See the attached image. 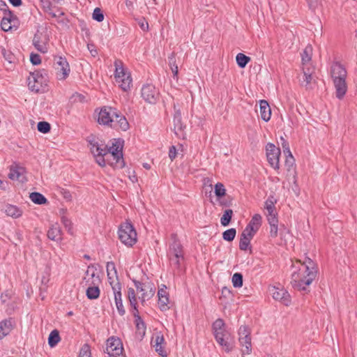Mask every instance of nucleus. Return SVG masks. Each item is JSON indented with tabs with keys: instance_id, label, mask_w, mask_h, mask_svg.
Here are the masks:
<instances>
[{
	"instance_id": "obj_62",
	"label": "nucleus",
	"mask_w": 357,
	"mask_h": 357,
	"mask_svg": "<svg viewBox=\"0 0 357 357\" xmlns=\"http://www.w3.org/2000/svg\"><path fill=\"white\" fill-rule=\"evenodd\" d=\"M314 72V68L310 67L309 64L303 65V75H313Z\"/></svg>"
},
{
	"instance_id": "obj_52",
	"label": "nucleus",
	"mask_w": 357,
	"mask_h": 357,
	"mask_svg": "<svg viewBox=\"0 0 357 357\" xmlns=\"http://www.w3.org/2000/svg\"><path fill=\"white\" fill-rule=\"evenodd\" d=\"M271 230H270V234L271 237H276L278 236V221L274 222V220H272V222L269 223Z\"/></svg>"
},
{
	"instance_id": "obj_22",
	"label": "nucleus",
	"mask_w": 357,
	"mask_h": 357,
	"mask_svg": "<svg viewBox=\"0 0 357 357\" xmlns=\"http://www.w3.org/2000/svg\"><path fill=\"white\" fill-rule=\"evenodd\" d=\"M333 81L335 89V96L337 98L342 100L347 91L346 79H339Z\"/></svg>"
},
{
	"instance_id": "obj_4",
	"label": "nucleus",
	"mask_w": 357,
	"mask_h": 357,
	"mask_svg": "<svg viewBox=\"0 0 357 357\" xmlns=\"http://www.w3.org/2000/svg\"><path fill=\"white\" fill-rule=\"evenodd\" d=\"M119 238L123 244L131 247L137 242V232L130 223L125 222L119 227Z\"/></svg>"
},
{
	"instance_id": "obj_58",
	"label": "nucleus",
	"mask_w": 357,
	"mask_h": 357,
	"mask_svg": "<svg viewBox=\"0 0 357 357\" xmlns=\"http://www.w3.org/2000/svg\"><path fill=\"white\" fill-rule=\"evenodd\" d=\"M1 26L2 30H3L4 31H8L11 30L13 27H14L13 24H10V22L4 20L3 17H2V20L1 22Z\"/></svg>"
},
{
	"instance_id": "obj_39",
	"label": "nucleus",
	"mask_w": 357,
	"mask_h": 357,
	"mask_svg": "<svg viewBox=\"0 0 357 357\" xmlns=\"http://www.w3.org/2000/svg\"><path fill=\"white\" fill-rule=\"evenodd\" d=\"M66 210L63 208H61L60 210V214L62 215L61 216V222L63 224L65 228L68 231V232L70 234H73V226L72 222L70 220H68L63 214L65 213Z\"/></svg>"
},
{
	"instance_id": "obj_26",
	"label": "nucleus",
	"mask_w": 357,
	"mask_h": 357,
	"mask_svg": "<svg viewBox=\"0 0 357 357\" xmlns=\"http://www.w3.org/2000/svg\"><path fill=\"white\" fill-rule=\"evenodd\" d=\"M153 347H155V351L158 352L160 356L166 357L167 354L163 347V344H165L163 335L160 334L156 335L153 340Z\"/></svg>"
},
{
	"instance_id": "obj_29",
	"label": "nucleus",
	"mask_w": 357,
	"mask_h": 357,
	"mask_svg": "<svg viewBox=\"0 0 357 357\" xmlns=\"http://www.w3.org/2000/svg\"><path fill=\"white\" fill-rule=\"evenodd\" d=\"M86 275L88 278H84L86 280V283L89 285H98L100 282L99 276L96 274V270L93 269V267L89 266L88 269L86 271Z\"/></svg>"
},
{
	"instance_id": "obj_46",
	"label": "nucleus",
	"mask_w": 357,
	"mask_h": 357,
	"mask_svg": "<svg viewBox=\"0 0 357 357\" xmlns=\"http://www.w3.org/2000/svg\"><path fill=\"white\" fill-rule=\"evenodd\" d=\"M169 296L158 297V306L162 311H165L169 309Z\"/></svg>"
},
{
	"instance_id": "obj_13",
	"label": "nucleus",
	"mask_w": 357,
	"mask_h": 357,
	"mask_svg": "<svg viewBox=\"0 0 357 357\" xmlns=\"http://www.w3.org/2000/svg\"><path fill=\"white\" fill-rule=\"evenodd\" d=\"M270 291L272 294L273 298L281 302L286 306H288L291 303V297L287 291L283 288H279L272 287L270 288Z\"/></svg>"
},
{
	"instance_id": "obj_30",
	"label": "nucleus",
	"mask_w": 357,
	"mask_h": 357,
	"mask_svg": "<svg viewBox=\"0 0 357 357\" xmlns=\"http://www.w3.org/2000/svg\"><path fill=\"white\" fill-rule=\"evenodd\" d=\"M265 208L267 211L266 217L268 223L272 222V220H274V222H278V212L276 211L274 202H270V204H267L265 206Z\"/></svg>"
},
{
	"instance_id": "obj_25",
	"label": "nucleus",
	"mask_w": 357,
	"mask_h": 357,
	"mask_svg": "<svg viewBox=\"0 0 357 357\" xmlns=\"http://www.w3.org/2000/svg\"><path fill=\"white\" fill-rule=\"evenodd\" d=\"M261 225V216L259 214H255L252 216L251 220L244 229H248L252 234H255Z\"/></svg>"
},
{
	"instance_id": "obj_10",
	"label": "nucleus",
	"mask_w": 357,
	"mask_h": 357,
	"mask_svg": "<svg viewBox=\"0 0 357 357\" xmlns=\"http://www.w3.org/2000/svg\"><path fill=\"white\" fill-rule=\"evenodd\" d=\"M54 68L59 79H65L69 75L70 68L67 59L61 56L54 57Z\"/></svg>"
},
{
	"instance_id": "obj_3",
	"label": "nucleus",
	"mask_w": 357,
	"mask_h": 357,
	"mask_svg": "<svg viewBox=\"0 0 357 357\" xmlns=\"http://www.w3.org/2000/svg\"><path fill=\"white\" fill-rule=\"evenodd\" d=\"M115 81L119 84V87L123 91H128L130 89L132 86V77L130 74L125 70L121 61L117 59L114 61Z\"/></svg>"
},
{
	"instance_id": "obj_33",
	"label": "nucleus",
	"mask_w": 357,
	"mask_h": 357,
	"mask_svg": "<svg viewBox=\"0 0 357 357\" xmlns=\"http://www.w3.org/2000/svg\"><path fill=\"white\" fill-rule=\"evenodd\" d=\"M4 20L13 24L14 27L17 28L19 24V20L16 15H15L10 10H4L3 17Z\"/></svg>"
},
{
	"instance_id": "obj_36",
	"label": "nucleus",
	"mask_w": 357,
	"mask_h": 357,
	"mask_svg": "<svg viewBox=\"0 0 357 357\" xmlns=\"http://www.w3.org/2000/svg\"><path fill=\"white\" fill-rule=\"evenodd\" d=\"M60 340L61 338L59 336V331L57 330H54L50 333L49 335L48 344L50 347H54L59 343Z\"/></svg>"
},
{
	"instance_id": "obj_63",
	"label": "nucleus",
	"mask_w": 357,
	"mask_h": 357,
	"mask_svg": "<svg viewBox=\"0 0 357 357\" xmlns=\"http://www.w3.org/2000/svg\"><path fill=\"white\" fill-rule=\"evenodd\" d=\"M176 149L174 146H172L169 151V157L172 161H173L176 157Z\"/></svg>"
},
{
	"instance_id": "obj_14",
	"label": "nucleus",
	"mask_w": 357,
	"mask_h": 357,
	"mask_svg": "<svg viewBox=\"0 0 357 357\" xmlns=\"http://www.w3.org/2000/svg\"><path fill=\"white\" fill-rule=\"evenodd\" d=\"M110 284L112 286L114 295V301L116 303V306L117 310L120 315L123 316L126 313V310L124 306L123 305L122 301V296H121V285L119 282H116L115 284H113V282H110Z\"/></svg>"
},
{
	"instance_id": "obj_57",
	"label": "nucleus",
	"mask_w": 357,
	"mask_h": 357,
	"mask_svg": "<svg viewBox=\"0 0 357 357\" xmlns=\"http://www.w3.org/2000/svg\"><path fill=\"white\" fill-rule=\"evenodd\" d=\"M280 140H281V145H282L284 153L285 155L291 153L290 149H289V142L286 139H284L283 137H281Z\"/></svg>"
},
{
	"instance_id": "obj_37",
	"label": "nucleus",
	"mask_w": 357,
	"mask_h": 357,
	"mask_svg": "<svg viewBox=\"0 0 357 357\" xmlns=\"http://www.w3.org/2000/svg\"><path fill=\"white\" fill-rule=\"evenodd\" d=\"M284 166L287 172L295 173V159L291 153L286 155Z\"/></svg>"
},
{
	"instance_id": "obj_51",
	"label": "nucleus",
	"mask_w": 357,
	"mask_h": 357,
	"mask_svg": "<svg viewBox=\"0 0 357 357\" xmlns=\"http://www.w3.org/2000/svg\"><path fill=\"white\" fill-rule=\"evenodd\" d=\"M92 17L93 20L98 22H102L104 20V15L99 8H96L93 10Z\"/></svg>"
},
{
	"instance_id": "obj_55",
	"label": "nucleus",
	"mask_w": 357,
	"mask_h": 357,
	"mask_svg": "<svg viewBox=\"0 0 357 357\" xmlns=\"http://www.w3.org/2000/svg\"><path fill=\"white\" fill-rule=\"evenodd\" d=\"M238 335H239V337H241L243 336H246V337L250 336V331L249 328L245 325L241 326L238 329Z\"/></svg>"
},
{
	"instance_id": "obj_38",
	"label": "nucleus",
	"mask_w": 357,
	"mask_h": 357,
	"mask_svg": "<svg viewBox=\"0 0 357 357\" xmlns=\"http://www.w3.org/2000/svg\"><path fill=\"white\" fill-rule=\"evenodd\" d=\"M168 62L169 67L172 70V72L173 73L174 77H177L178 75V66L176 63V57L174 53H172L170 56L168 57Z\"/></svg>"
},
{
	"instance_id": "obj_48",
	"label": "nucleus",
	"mask_w": 357,
	"mask_h": 357,
	"mask_svg": "<svg viewBox=\"0 0 357 357\" xmlns=\"http://www.w3.org/2000/svg\"><path fill=\"white\" fill-rule=\"evenodd\" d=\"M38 130L42 133H47L50 130V124L46 121H40L37 125Z\"/></svg>"
},
{
	"instance_id": "obj_47",
	"label": "nucleus",
	"mask_w": 357,
	"mask_h": 357,
	"mask_svg": "<svg viewBox=\"0 0 357 357\" xmlns=\"http://www.w3.org/2000/svg\"><path fill=\"white\" fill-rule=\"evenodd\" d=\"M106 268H107L108 280H109V282H113V284H115L116 282H114V280L111 281V280H112L111 271H114V274L115 276H116V275H117V271L116 270V267H115L114 263L112 262V261L107 262Z\"/></svg>"
},
{
	"instance_id": "obj_44",
	"label": "nucleus",
	"mask_w": 357,
	"mask_h": 357,
	"mask_svg": "<svg viewBox=\"0 0 357 357\" xmlns=\"http://www.w3.org/2000/svg\"><path fill=\"white\" fill-rule=\"evenodd\" d=\"M236 234V230L234 228L229 229L222 233V238L225 241H232Z\"/></svg>"
},
{
	"instance_id": "obj_35",
	"label": "nucleus",
	"mask_w": 357,
	"mask_h": 357,
	"mask_svg": "<svg viewBox=\"0 0 357 357\" xmlns=\"http://www.w3.org/2000/svg\"><path fill=\"white\" fill-rule=\"evenodd\" d=\"M312 47L311 45H307L301 54L302 65L309 64L312 59Z\"/></svg>"
},
{
	"instance_id": "obj_15",
	"label": "nucleus",
	"mask_w": 357,
	"mask_h": 357,
	"mask_svg": "<svg viewBox=\"0 0 357 357\" xmlns=\"http://www.w3.org/2000/svg\"><path fill=\"white\" fill-rule=\"evenodd\" d=\"M115 112L116 109L112 107H102L98 114V122L100 124L109 126L111 127L112 119L115 114Z\"/></svg>"
},
{
	"instance_id": "obj_42",
	"label": "nucleus",
	"mask_w": 357,
	"mask_h": 357,
	"mask_svg": "<svg viewBox=\"0 0 357 357\" xmlns=\"http://www.w3.org/2000/svg\"><path fill=\"white\" fill-rule=\"evenodd\" d=\"M135 323L136 325V328L137 333L141 335L144 336L146 333V325L142 317H139L138 319L135 320Z\"/></svg>"
},
{
	"instance_id": "obj_27",
	"label": "nucleus",
	"mask_w": 357,
	"mask_h": 357,
	"mask_svg": "<svg viewBox=\"0 0 357 357\" xmlns=\"http://www.w3.org/2000/svg\"><path fill=\"white\" fill-rule=\"evenodd\" d=\"M259 112L261 118L266 122L268 121L271 116V107L265 100L259 101Z\"/></svg>"
},
{
	"instance_id": "obj_20",
	"label": "nucleus",
	"mask_w": 357,
	"mask_h": 357,
	"mask_svg": "<svg viewBox=\"0 0 357 357\" xmlns=\"http://www.w3.org/2000/svg\"><path fill=\"white\" fill-rule=\"evenodd\" d=\"M24 174V168L17 165H15L10 167L8 177L11 180H17L20 182H24V181L26 179Z\"/></svg>"
},
{
	"instance_id": "obj_28",
	"label": "nucleus",
	"mask_w": 357,
	"mask_h": 357,
	"mask_svg": "<svg viewBox=\"0 0 357 357\" xmlns=\"http://www.w3.org/2000/svg\"><path fill=\"white\" fill-rule=\"evenodd\" d=\"M11 318L0 321V340L8 335L13 328Z\"/></svg>"
},
{
	"instance_id": "obj_54",
	"label": "nucleus",
	"mask_w": 357,
	"mask_h": 357,
	"mask_svg": "<svg viewBox=\"0 0 357 357\" xmlns=\"http://www.w3.org/2000/svg\"><path fill=\"white\" fill-rule=\"evenodd\" d=\"M31 201H47V199L39 192H31L29 194Z\"/></svg>"
},
{
	"instance_id": "obj_21",
	"label": "nucleus",
	"mask_w": 357,
	"mask_h": 357,
	"mask_svg": "<svg viewBox=\"0 0 357 357\" xmlns=\"http://www.w3.org/2000/svg\"><path fill=\"white\" fill-rule=\"evenodd\" d=\"M63 232L58 223L52 224L47 231V237L56 242H61L63 240Z\"/></svg>"
},
{
	"instance_id": "obj_49",
	"label": "nucleus",
	"mask_w": 357,
	"mask_h": 357,
	"mask_svg": "<svg viewBox=\"0 0 357 357\" xmlns=\"http://www.w3.org/2000/svg\"><path fill=\"white\" fill-rule=\"evenodd\" d=\"M214 190L215 195L219 198L225 195L226 190L224 185L221 183H218L215 185Z\"/></svg>"
},
{
	"instance_id": "obj_2",
	"label": "nucleus",
	"mask_w": 357,
	"mask_h": 357,
	"mask_svg": "<svg viewBox=\"0 0 357 357\" xmlns=\"http://www.w3.org/2000/svg\"><path fill=\"white\" fill-rule=\"evenodd\" d=\"M172 239L173 242L169 245L168 252L169 261L172 267L179 270L181 267V264L184 261L183 246L178 240L176 234H172Z\"/></svg>"
},
{
	"instance_id": "obj_43",
	"label": "nucleus",
	"mask_w": 357,
	"mask_h": 357,
	"mask_svg": "<svg viewBox=\"0 0 357 357\" xmlns=\"http://www.w3.org/2000/svg\"><path fill=\"white\" fill-rule=\"evenodd\" d=\"M243 275L240 273H236L233 275L231 282L235 288H240L243 286Z\"/></svg>"
},
{
	"instance_id": "obj_60",
	"label": "nucleus",
	"mask_w": 357,
	"mask_h": 357,
	"mask_svg": "<svg viewBox=\"0 0 357 357\" xmlns=\"http://www.w3.org/2000/svg\"><path fill=\"white\" fill-rule=\"evenodd\" d=\"M30 61L33 65H38L41 63L40 56L38 54L31 53L30 55Z\"/></svg>"
},
{
	"instance_id": "obj_12",
	"label": "nucleus",
	"mask_w": 357,
	"mask_h": 357,
	"mask_svg": "<svg viewBox=\"0 0 357 357\" xmlns=\"http://www.w3.org/2000/svg\"><path fill=\"white\" fill-rule=\"evenodd\" d=\"M142 97L146 102L155 104L159 98V92L153 85L146 84L142 89Z\"/></svg>"
},
{
	"instance_id": "obj_56",
	"label": "nucleus",
	"mask_w": 357,
	"mask_h": 357,
	"mask_svg": "<svg viewBox=\"0 0 357 357\" xmlns=\"http://www.w3.org/2000/svg\"><path fill=\"white\" fill-rule=\"evenodd\" d=\"M1 53L5 59L7 60L9 63L13 62L14 55L10 51L6 50V49L3 48Z\"/></svg>"
},
{
	"instance_id": "obj_6",
	"label": "nucleus",
	"mask_w": 357,
	"mask_h": 357,
	"mask_svg": "<svg viewBox=\"0 0 357 357\" xmlns=\"http://www.w3.org/2000/svg\"><path fill=\"white\" fill-rule=\"evenodd\" d=\"M105 155L112 156L116 160V165L120 168L124 167L123 159V142L120 139H114L112 146L105 145Z\"/></svg>"
},
{
	"instance_id": "obj_64",
	"label": "nucleus",
	"mask_w": 357,
	"mask_h": 357,
	"mask_svg": "<svg viewBox=\"0 0 357 357\" xmlns=\"http://www.w3.org/2000/svg\"><path fill=\"white\" fill-rule=\"evenodd\" d=\"M59 191H60V193L62 194L63 199H72L71 194L68 190H65V189H61Z\"/></svg>"
},
{
	"instance_id": "obj_45",
	"label": "nucleus",
	"mask_w": 357,
	"mask_h": 357,
	"mask_svg": "<svg viewBox=\"0 0 357 357\" xmlns=\"http://www.w3.org/2000/svg\"><path fill=\"white\" fill-rule=\"evenodd\" d=\"M313 82H314L313 75H303V79L301 81V85L305 86L306 89H312L311 84Z\"/></svg>"
},
{
	"instance_id": "obj_17",
	"label": "nucleus",
	"mask_w": 357,
	"mask_h": 357,
	"mask_svg": "<svg viewBox=\"0 0 357 357\" xmlns=\"http://www.w3.org/2000/svg\"><path fill=\"white\" fill-rule=\"evenodd\" d=\"M111 128L115 130L126 131L129 128V123L126 117L116 110L112 119Z\"/></svg>"
},
{
	"instance_id": "obj_16",
	"label": "nucleus",
	"mask_w": 357,
	"mask_h": 357,
	"mask_svg": "<svg viewBox=\"0 0 357 357\" xmlns=\"http://www.w3.org/2000/svg\"><path fill=\"white\" fill-rule=\"evenodd\" d=\"M87 141L93 155H105V144L102 141H100L94 136L89 137Z\"/></svg>"
},
{
	"instance_id": "obj_7",
	"label": "nucleus",
	"mask_w": 357,
	"mask_h": 357,
	"mask_svg": "<svg viewBox=\"0 0 357 357\" xmlns=\"http://www.w3.org/2000/svg\"><path fill=\"white\" fill-rule=\"evenodd\" d=\"M133 282L137 291L141 294L139 296V299L142 304L144 305L146 301L151 299L154 296L155 291V285L153 283L149 281L139 282L134 280Z\"/></svg>"
},
{
	"instance_id": "obj_8",
	"label": "nucleus",
	"mask_w": 357,
	"mask_h": 357,
	"mask_svg": "<svg viewBox=\"0 0 357 357\" xmlns=\"http://www.w3.org/2000/svg\"><path fill=\"white\" fill-rule=\"evenodd\" d=\"M213 333L216 341L226 352L233 349L234 342L229 331L226 330L225 326L214 331Z\"/></svg>"
},
{
	"instance_id": "obj_24",
	"label": "nucleus",
	"mask_w": 357,
	"mask_h": 357,
	"mask_svg": "<svg viewBox=\"0 0 357 357\" xmlns=\"http://www.w3.org/2000/svg\"><path fill=\"white\" fill-rule=\"evenodd\" d=\"M347 73L344 66L340 63H335L331 67V76L333 80L335 79H346Z\"/></svg>"
},
{
	"instance_id": "obj_41",
	"label": "nucleus",
	"mask_w": 357,
	"mask_h": 357,
	"mask_svg": "<svg viewBox=\"0 0 357 357\" xmlns=\"http://www.w3.org/2000/svg\"><path fill=\"white\" fill-rule=\"evenodd\" d=\"M238 66L240 68H245L250 61V58L243 53H238L236 57Z\"/></svg>"
},
{
	"instance_id": "obj_9",
	"label": "nucleus",
	"mask_w": 357,
	"mask_h": 357,
	"mask_svg": "<svg viewBox=\"0 0 357 357\" xmlns=\"http://www.w3.org/2000/svg\"><path fill=\"white\" fill-rule=\"evenodd\" d=\"M123 350L120 338L112 336L107 339L105 352L108 354V357H123Z\"/></svg>"
},
{
	"instance_id": "obj_53",
	"label": "nucleus",
	"mask_w": 357,
	"mask_h": 357,
	"mask_svg": "<svg viewBox=\"0 0 357 357\" xmlns=\"http://www.w3.org/2000/svg\"><path fill=\"white\" fill-rule=\"evenodd\" d=\"M78 357H91V349L89 344H84L80 351Z\"/></svg>"
},
{
	"instance_id": "obj_50",
	"label": "nucleus",
	"mask_w": 357,
	"mask_h": 357,
	"mask_svg": "<svg viewBox=\"0 0 357 357\" xmlns=\"http://www.w3.org/2000/svg\"><path fill=\"white\" fill-rule=\"evenodd\" d=\"M128 298L130 302V305H135L137 304V297L135 291L133 288H128Z\"/></svg>"
},
{
	"instance_id": "obj_19",
	"label": "nucleus",
	"mask_w": 357,
	"mask_h": 357,
	"mask_svg": "<svg viewBox=\"0 0 357 357\" xmlns=\"http://www.w3.org/2000/svg\"><path fill=\"white\" fill-rule=\"evenodd\" d=\"M174 130L175 135L178 137H183V130L185 128L181 121V113L179 109H176V106L174 105Z\"/></svg>"
},
{
	"instance_id": "obj_5",
	"label": "nucleus",
	"mask_w": 357,
	"mask_h": 357,
	"mask_svg": "<svg viewBox=\"0 0 357 357\" xmlns=\"http://www.w3.org/2000/svg\"><path fill=\"white\" fill-rule=\"evenodd\" d=\"M28 86L34 92H39L43 86L47 85V74L45 70L31 73L28 77Z\"/></svg>"
},
{
	"instance_id": "obj_59",
	"label": "nucleus",
	"mask_w": 357,
	"mask_h": 357,
	"mask_svg": "<svg viewBox=\"0 0 357 357\" xmlns=\"http://www.w3.org/2000/svg\"><path fill=\"white\" fill-rule=\"evenodd\" d=\"M96 157V162L101 167L105 166L106 160H108L107 155H94Z\"/></svg>"
},
{
	"instance_id": "obj_31",
	"label": "nucleus",
	"mask_w": 357,
	"mask_h": 357,
	"mask_svg": "<svg viewBox=\"0 0 357 357\" xmlns=\"http://www.w3.org/2000/svg\"><path fill=\"white\" fill-rule=\"evenodd\" d=\"M5 213L8 216L17 218L22 214V210L15 205L7 204L4 207Z\"/></svg>"
},
{
	"instance_id": "obj_34",
	"label": "nucleus",
	"mask_w": 357,
	"mask_h": 357,
	"mask_svg": "<svg viewBox=\"0 0 357 357\" xmlns=\"http://www.w3.org/2000/svg\"><path fill=\"white\" fill-rule=\"evenodd\" d=\"M86 296L90 300L96 299L100 296L98 285H89L86 291Z\"/></svg>"
},
{
	"instance_id": "obj_40",
	"label": "nucleus",
	"mask_w": 357,
	"mask_h": 357,
	"mask_svg": "<svg viewBox=\"0 0 357 357\" xmlns=\"http://www.w3.org/2000/svg\"><path fill=\"white\" fill-rule=\"evenodd\" d=\"M233 215V211L231 209H227L225 211L223 215L220 218V223L222 226L226 227L229 225Z\"/></svg>"
},
{
	"instance_id": "obj_18",
	"label": "nucleus",
	"mask_w": 357,
	"mask_h": 357,
	"mask_svg": "<svg viewBox=\"0 0 357 357\" xmlns=\"http://www.w3.org/2000/svg\"><path fill=\"white\" fill-rule=\"evenodd\" d=\"M33 45L35 48L41 53L48 51V38L41 33H36L33 39Z\"/></svg>"
},
{
	"instance_id": "obj_61",
	"label": "nucleus",
	"mask_w": 357,
	"mask_h": 357,
	"mask_svg": "<svg viewBox=\"0 0 357 357\" xmlns=\"http://www.w3.org/2000/svg\"><path fill=\"white\" fill-rule=\"evenodd\" d=\"M225 326V324L223 319H218L213 324V326H212L213 331H214L217 329H220V328H222Z\"/></svg>"
},
{
	"instance_id": "obj_1",
	"label": "nucleus",
	"mask_w": 357,
	"mask_h": 357,
	"mask_svg": "<svg viewBox=\"0 0 357 357\" xmlns=\"http://www.w3.org/2000/svg\"><path fill=\"white\" fill-rule=\"evenodd\" d=\"M317 274V267L315 263L310 258L306 257L301 264L298 271L291 274V284L292 287L298 291H306L315 279Z\"/></svg>"
},
{
	"instance_id": "obj_11",
	"label": "nucleus",
	"mask_w": 357,
	"mask_h": 357,
	"mask_svg": "<svg viewBox=\"0 0 357 357\" xmlns=\"http://www.w3.org/2000/svg\"><path fill=\"white\" fill-rule=\"evenodd\" d=\"M266 157L270 165L275 169H280V149L272 143L266 146Z\"/></svg>"
},
{
	"instance_id": "obj_23",
	"label": "nucleus",
	"mask_w": 357,
	"mask_h": 357,
	"mask_svg": "<svg viewBox=\"0 0 357 357\" xmlns=\"http://www.w3.org/2000/svg\"><path fill=\"white\" fill-rule=\"evenodd\" d=\"M255 235V234H252L250 231H248V229H244L241 234L239 249L245 251L250 248V241Z\"/></svg>"
},
{
	"instance_id": "obj_32",
	"label": "nucleus",
	"mask_w": 357,
	"mask_h": 357,
	"mask_svg": "<svg viewBox=\"0 0 357 357\" xmlns=\"http://www.w3.org/2000/svg\"><path fill=\"white\" fill-rule=\"evenodd\" d=\"M239 342L241 345L243 347L242 354H250L252 351V344H251V337L243 336L239 337Z\"/></svg>"
}]
</instances>
